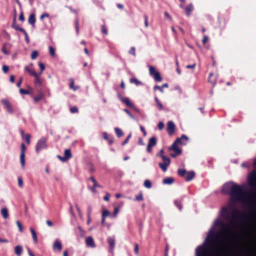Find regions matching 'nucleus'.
Here are the masks:
<instances>
[{
	"mask_svg": "<svg viewBox=\"0 0 256 256\" xmlns=\"http://www.w3.org/2000/svg\"><path fill=\"white\" fill-rule=\"evenodd\" d=\"M23 249L22 246H16L14 248V253L18 256H20L22 254Z\"/></svg>",
	"mask_w": 256,
	"mask_h": 256,
	"instance_id": "b1692460",
	"label": "nucleus"
},
{
	"mask_svg": "<svg viewBox=\"0 0 256 256\" xmlns=\"http://www.w3.org/2000/svg\"><path fill=\"white\" fill-rule=\"evenodd\" d=\"M104 138L108 140L110 144H112L114 142L113 136L112 135L108 134L106 132L103 134Z\"/></svg>",
	"mask_w": 256,
	"mask_h": 256,
	"instance_id": "aec40b11",
	"label": "nucleus"
},
{
	"mask_svg": "<svg viewBox=\"0 0 256 256\" xmlns=\"http://www.w3.org/2000/svg\"><path fill=\"white\" fill-rule=\"evenodd\" d=\"M20 92L22 94H30V90H24V89H22V88H20Z\"/></svg>",
	"mask_w": 256,
	"mask_h": 256,
	"instance_id": "de8ad7c7",
	"label": "nucleus"
},
{
	"mask_svg": "<svg viewBox=\"0 0 256 256\" xmlns=\"http://www.w3.org/2000/svg\"><path fill=\"white\" fill-rule=\"evenodd\" d=\"M46 139L45 138H42L36 144V152H38L46 148Z\"/></svg>",
	"mask_w": 256,
	"mask_h": 256,
	"instance_id": "423d86ee",
	"label": "nucleus"
},
{
	"mask_svg": "<svg viewBox=\"0 0 256 256\" xmlns=\"http://www.w3.org/2000/svg\"><path fill=\"white\" fill-rule=\"evenodd\" d=\"M170 164L164 162L159 163L158 166L162 168L163 172H165L167 170L168 167Z\"/></svg>",
	"mask_w": 256,
	"mask_h": 256,
	"instance_id": "cd10ccee",
	"label": "nucleus"
},
{
	"mask_svg": "<svg viewBox=\"0 0 256 256\" xmlns=\"http://www.w3.org/2000/svg\"><path fill=\"white\" fill-rule=\"evenodd\" d=\"M52 248L54 250H58V251H60L62 248V243L59 241L58 240L56 239L55 240L53 246Z\"/></svg>",
	"mask_w": 256,
	"mask_h": 256,
	"instance_id": "a211bd4d",
	"label": "nucleus"
},
{
	"mask_svg": "<svg viewBox=\"0 0 256 256\" xmlns=\"http://www.w3.org/2000/svg\"><path fill=\"white\" fill-rule=\"evenodd\" d=\"M156 144V138L155 137H152L149 140L148 144L146 148V150L148 152H152V148Z\"/></svg>",
	"mask_w": 256,
	"mask_h": 256,
	"instance_id": "9d476101",
	"label": "nucleus"
},
{
	"mask_svg": "<svg viewBox=\"0 0 256 256\" xmlns=\"http://www.w3.org/2000/svg\"><path fill=\"white\" fill-rule=\"evenodd\" d=\"M16 223L18 228V230H19L20 232H22L23 231V228H22V224H21L20 222L18 220L16 221Z\"/></svg>",
	"mask_w": 256,
	"mask_h": 256,
	"instance_id": "09e8293b",
	"label": "nucleus"
},
{
	"mask_svg": "<svg viewBox=\"0 0 256 256\" xmlns=\"http://www.w3.org/2000/svg\"><path fill=\"white\" fill-rule=\"evenodd\" d=\"M155 102H156V106L158 109L160 110H163V106L162 104L160 102L158 98L156 96L154 98Z\"/></svg>",
	"mask_w": 256,
	"mask_h": 256,
	"instance_id": "c756f323",
	"label": "nucleus"
},
{
	"mask_svg": "<svg viewBox=\"0 0 256 256\" xmlns=\"http://www.w3.org/2000/svg\"><path fill=\"white\" fill-rule=\"evenodd\" d=\"M195 176V172L194 171H190L186 173V180L187 182L192 180Z\"/></svg>",
	"mask_w": 256,
	"mask_h": 256,
	"instance_id": "6ab92c4d",
	"label": "nucleus"
},
{
	"mask_svg": "<svg viewBox=\"0 0 256 256\" xmlns=\"http://www.w3.org/2000/svg\"><path fill=\"white\" fill-rule=\"evenodd\" d=\"M196 66V64H192L187 65V66H186V68L188 69L194 68H195Z\"/></svg>",
	"mask_w": 256,
	"mask_h": 256,
	"instance_id": "338daca9",
	"label": "nucleus"
},
{
	"mask_svg": "<svg viewBox=\"0 0 256 256\" xmlns=\"http://www.w3.org/2000/svg\"><path fill=\"white\" fill-rule=\"evenodd\" d=\"M43 98V94L42 93L39 94L37 96L34 98V101L35 102H37L39 100H41Z\"/></svg>",
	"mask_w": 256,
	"mask_h": 256,
	"instance_id": "ea45409f",
	"label": "nucleus"
},
{
	"mask_svg": "<svg viewBox=\"0 0 256 256\" xmlns=\"http://www.w3.org/2000/svg\"><path fill=\"white\" fill-rule=\"evenodd\" d=\"M150 74L153 76L155 73L157 72L156 71L155 68L152 66H150L149 67Z\"/></svg>",
	"mask_w": 256,
	"mask_h": 256,
	"instance_id": "a19ab883",
	"label": "nucleus"
},
{
	"mask_svg": "<svg viewBox=\"0 0 256 256\" xmlns=\"http://www.w3.org/2000/svg\"><path fill=\"white\" fill-rule=\"evenodd\" d=\"M49 52L50 55L52 57H54L55 56V50L52 46L49 47Z\"/></svg>",
	"mask_w": 256,
	"mask_h": 256,
	"instance_id": "79ce46f5",
	"label": "nucleus"
},
{
	"mask_svg": "<svg viewBox=\"0 0 256 256\" xmlns=\"http://www.w3.org/2000/svg\"><path fill=\"white\" fill-rule=\"evenodd\" d=\"M12 27L16 30H18L20 27L16 24V22L14 21L12 24Z\"/></svg>",
	"mask_w": 256,
	"mask_h": 256,
	"instance_id": "69168bd1",
	"label": "nucleus"
},
{
	"mask_svg": "<svg viewBox=\"0 0 256 256\" xmlns=\"http://www.w3.org/2000/svg\"><path fill=\"white\" fill-rule=\"evenodd\" d=\"M110 247L111 250H112L115 246V240L113 238H108V239Z\"/></svg>",
	"mask_w": 256,
	"mask_h": 256,
	"instance_id": "bb28decb",
	"label": "nucleus"
},
{
	"mask_svg": "<svg viewBox=\"0 0 256 256\" xmlns=\"http://www.w3.org/2000/svg\"><path fill=\"white\" fill-rule=\"evenodd\" d=\"M158 128L160 130H162L164 127V123L162 122H159L158 124Z\"/></svg>",
	"mask_w": 256,
	"mask_h": 256,
	"instance_id": "6e6d98bb",
	"label": "nucleus"
},
{
	"mask_svg": "<svg viewBox=\"0 0 256 256\" xmlns=\"http://www.w3.org/2000/svg\"><path fill=\"white\" fill-rule=\"evenodd\" d=\"M174 204L180 210H182V202L178 200H176L174 202Z\"/></svg>",
	"mask_w": 256,
	"mask_h": 256,
	"instance_id": "e433bc0d",
	"label": "nucleus"
},
{
	"mask_svg": "<svg viewBox=\"0 0 256 256\" xmlns=\"http://www.w3.org/2000/svg\"><path fill=\"white\" fill-rule=\"evenodd\" d=\"M164 158H162L164 162H164V163H168V164H170V160L169 158L168 157H166V156H163Z\"/></svg>",
	"mask_w": 256,
	"mask_h": 256,
	"instance_id": "8fccbe9b",
	"label": "nucleus"
},
{
	"mask_svg": "<svg viewBox=\"0 0 256 256\" xmlns=\"http://www.w3.org/2000/svg\"><path fill=\"white\" fill-rule=\"evenodd\" d=\"M134 252L136 253V254H138L139 247H138V244H136L134 245Z\"/></svg>",
	"mask_w": 256,
	"mask_h": 256,
	"instance_id": "4d7b16f0",
	"label": "nucleus"
},
{
	"mask_svg": "<svg viewBox=\"0 0 256 256\" xmlns=\"http://www.w3.org/2000/svg\"><path fill=\"white\" fill-rule=\"evenodd\" d=\"M2 102L3 104L4 108L9 113L12 114L13 112V109L8 100L4 99L2 100Z\"/></svg>",
	"mask_w": 256,
	"mask_h": 256,
	"instance_id": "9b49d317",
	"label": "nucleus"
},
{
	"mask_svg": "<svg viewBox=\"0 0 256 256\" xmlns=\"http://www.w3.org/2000/svg\"><path fill=\"white\" fill-rule=\"evenodd\" d=\"M20 162L22 166V168H24L25 166V150H26V146L24 143L21 144L20 146Z\"/></svg>",
	"mask_w": 256,
	"mask_h": 256,
	"instance_id": "0eeeda50",
	"label": "nucleus"
},
{
	"mask_svg": "<svg viewBox=\"0 0 256 256\" xmlns=\"http://www.w3.org/2000/svg\"><path fill=\"white\" fill-rule=\"evenodd\" d=\"M118 212H119V208L118 207H115L114 208V211L112 214V216L114 218L116 217Z\"/></svg>",
	"mask_w": 256,
	"mask_h": 256,
	"instance_id": "49530a36",
	"label": "nucleus"
},
{
	"mask_svg": "<svg viewBox=\"0 0 256 256\" xmlns=\"http://www.w3.org/2000/svg\"><path fill=\"white\" fill-rule=\"evenodd\" d=\"M88 185L89 188L93 192H94L95 187L96 186V181L93 176H91L88 180Z\"/></svg>",
	"mask_w": 256,
	"mask_h": 256,
	"instance_id": "f8f14e48",
	"label": "nucleus"
},
{
	"mask_svg": "<svg viewBox=\"0 0 256 256\" xmlns=\"http://www.w3.org/2000/svg\"><path fill=\"white\" fill-rule=\"evenodd\" d=\"M254 166H256V159L254 160ZM248 184L252 187L256 188V191L254 192L252 194V204H256V172L253 170L249 174L248 178Z\"/></svg>",
	"mask_w": 256,
	"mask_h": 256,
	"instance_id": "39448f33",
	"label": "nucleus"
},
{
	"mask_svg": "<svg viewBox=\"0 0 256 256\" xmlns=\"http://www.w3.org/2000/svg\"><path fill=\"white\" fill-rule=\"evenodd\" d=\"M222 192L224 194H230L232 202L247 203L249 202L250 194L246 190L243 185L230 182L223 186Z\"/></svg>",
	"mask_w": 256,
	"mask_h": 256,
	"instance_id": "f03ea898",
	"label": "nucleus"
},
{
	"mask_svg": "<svg viewBox=\"0 0 256 256\" xmlns=\"http://www.w3.org/2000/svg\"><path fill=\"white\" fill-rule=\"evenodd\" d=\"M188 140L187 136L183 134L180 138H177L172 144L168 148L169 151H174V153H171L172 157H176L182 154V150L178 147V144L186 145Z\"/></svg>",
	"mask_w": 256,
	"mask_h": 256,
	"instance_id": "7ed1b4c3",
	"label": "nucleus"
},
{
	"mask_svg": "<svg viewBox=\"0 0 256 256\" xmlns=\"http://www.w3.org/2000/svg\"><path fill=\"white\" fill-rule=\"evenodd\" d=\"M124 111L131 118H134V116L130 112L128 109H124Z\"/></svg>",
	"mask_w": 256,
	"mask_h": 256,
	"instance_id": "680f3d73",
	"label": "nucleus"
},
{
	"mask_svg": "<svg viewBox=\"0 0 256 256\" xmlns=\"http://www.w3.org/2000/svg\"><path fill=\"white\" fill-rule=\"evenodd\" d=\"M28 21L30 24L34 26L36 22L35 15L31 14L28 18Z\"/></svg>",
	"mask_w": 256,
	"mask_h": 256,
	"instance_id": "c85d7f7f",
	"label": "nucleus"
},
{
	"mask_svg": "<svg viewBox=\"0 0 256 256\" xmlns=\"http://www.w3.org/2000/svg\"><path fill=\"white\" fill-rule=\"evenodd\" d=\"M208 38L207 36H204L202 40V44H206L208 41Z\"/></svg>",
	"mask_w": 256,
	"mask_h": 256,
	"instance_id": "5fc2aeb1",
	"label": "nucleus"
},
{
	"mask_svg": "<svg viewBox=\"0 0 256 256\" xmlns=\"http://www.w3.org/2000/svg\"><path fill=\"white\" fill-rule=\"evenodd\" d=\"M144 185L146 188H150L152 186V182L149 180H145Z\"/></svg>",
	"mask_w": 256,
	"mask_h": 256,
	"instance_id": "72a5a7b5",
	"label": "nucleus"
},
{
	"mask_svg": "<svg viewBox=\"0 0 256 256\" xmlns=\"http://www.w3.org/2000/svg\"><path fill=\"white\" fill-rule=\"evenodd\" d=\"M158 156L162 158H164L163 156H165L164 154V150L162 149L160 150L159 154L158 155Z\"/></svg>",
	"mask_w": 256,
	"mask_h": 256,
	"instance_id": "0e129e2a",
	"label": "nucleus"
},
{
	"mask_svg": "<svg viewBox=\"0 0 256 256\" xmlns=\"http://www.w3.org/2000/svg\"><path fill=\"white\" fill-rule=\"evenodd\" d=\"M134 200L136 201H142L144 200L142 192H140L139 194L136 196Z\"/></svg>",
	"mask_w": 256,
	"mask_h": 256,
	"instance_id": "7c9ffc66",
	"label": "nucleus"
},
{
	"mask_svg": "<svg viewBox=\"0 0 256 256\" xmlns=\"http://www.w3.org/2000/svg\"><path fill=\"white\" fill-rule=\"evenodd\" d=\"M24 138L26 140L27 144H30V134H26L25 136L24 137Z\"/></svg>",
	"mask_w": 256,
	"mask_h": 256,
	"instance_id": "c03bdc74",
	"label": "nucleus"
},
{
	"mask_svg": "<svg viewBox=\"0 0 256 256\" xmlns=\"http://www.w3.org/2000/svg\"><path fill=\"white\" fill-rule=\"evenodd\" d=\"M176 126L172 121H170L168 123L166 130L170 136L173 134L175 132Z\"/></svg>",
	"mask_w": 256,
	"mask_h": 256,
	"instance_id": "1a4fd4ad",
	"label": "nucleus"
},
{
	"mask_svg": "<svg viewBox=\"0 0 256 256\" xmlns=\"http://www.w3.org/2000/svg\"><path fill=\"white\" fill-rule=\"evenodd\" d=\"M163 184H171L174 182V179L172 178H166L163 180Z\"/></svg>",
	"mask_w": 256,
	"mask_h": 256,
	"instance_id": "393cba45",
	"label": "nucleus"
},
{
	"mask_svg": "<svg viewBox=\"0 0 256 256\" xmlns=\"http://www.w3.org/2000/svg\"><path fill=\"white\" fill-rule=\"evenodd\" d=\"M38 56V52L36 50H34L32 52V54H31V58L32 60H34L36 58V57Z\"/></svg>",
	"mask_w": 256,
	"mask_h": 256,
	"instance_id": "37998d69",
	"label": "nucleus"
},
{
	"mask_svg": "<svg viewBox=\"0 0 256 256\" xmlns=\"http://www.w3.org/2000/svg\"><path fill=\"white\" fill-rule=\"evenodd\" d=\"M30 231L31 232L33 240L35 244L38 242V237L37 234L34 229L32 228H30Z\"/></svg>",
	"mask_w": 256,
	"mask_h": 256,
	"instance_id": "5701e85b",
	"label": "nucleus"
},
{
	"mask_svg": "<svg viewBox=\"0 0 256 256\" xmlns=\"http://www.w3.org/2000/svg\"><path fill=\"white\" fill-rule=\"evenodd\" d=\"M38 66L40 68V70H41V72H40V74H41L42 72L45 69V66L44 65V64L42 63V62H39L38 63Z\"/></svg>",
	"mask_w": 256,
	"mask_h": 256,
	"instance_id": "3c124183",
	"label": "nucleus"
},
{
	"mask_svg": "<svg viewBox=\"0 0 256 256\" xmlns=\"http://www.w3.org/2000/svg\"><path fill=\"white\" fill-rule=\"evenodd\" d=\"M184 10L187 16H189L194 10L193 4H189L186 8H185Z\"/></svg>",
	"mask_w": 256,
	"mask_h": 256,
	"instance_id": "412c9836",
	"label": "nucleus"
},
{
	"mask_svg": "<svg viewBox=\"0 0 256 256\" xmlns=\"http://www.w3.org/2000/svg\"><path fill=\"white\" fill-rule=\"evenodd\" d=\"M217 78L218 75L216 74L210 73L208 78V82L214 86L216 84Z\"/></svg>",
	"mask_w": 256,
	"mask_h": 256,
	"instance_id": "ddd939ff",
	"label": "nucleus"
},
{
	"mask_svg": "<svg viewBox=\"0 0 256 256\" xmlns=\"http://www.w3.org/2000/svg\"><path fill=\"white\" fill-rule=\"evenodd\" d=\"M232 210L231 208H222L220 212V216L226 220L231 218L232 220V221H236V220H238L243 218L244 215L242 214L241 212L235 209H232V215L230 216V212Z\"/></svg>",
	"mask_w": 256,
	"mask_h": 256,
	"instance_id": "20e7f679",
	"label": "nucleus"
},
{
	"mask_svg": "<svg viewBox=\"0 0 256 256\" xmlns=\"http://www.w3.org/2000/svg\"><path fill=\"white\" fill-rule=\"evenodd\" d=\"M114 130L118 137L120 138L124 135L122 131L120 128H114Z\"/></svg>",
	"mask_w": 256,
	"mask_h": 256,
	"instance_id": "473e14b6",
	"label": "nucleus"
},
{
	"mask_svg": "<svg viewBox=\"0 0 256 256\" xmlns=\"http://www.w3.org/2000/svg\"><path fill=\"white\" fill-rule=\"evenodd\" d=\"M86 246L88 247L94 248L95 247V244L94 239L91 236H88L86 239Z\"/></svg>",
	"mask_w": 256,
	"mask_h": 256,
	"instance_id": "dca6fc26",
	"label": "nucleus"
},
{
	"mask_svg": "<svg viewBox=\"0 0 256 256\" xmlns=\"http://www.w3.org/2000/svg\"><path fill=\"white\" fill-rule=\"evenodd\" d=\"M140 129L141 131L142 132L144 136H146V132L145 130L144 127L143 126H140Z\"/></svg>",
	"mask_w": 256,
	"mask_h": 256,
	"instance_id": "774afa93",
	"label": "nucleus"
},
{
	"mask_svg": "<svg viewBox=\"0 0 256 256\" xmlns=\"http://www.w3.org/2000/svg\"><path fill=\"white\" fill-rule=\"evenodd\" d=\"M128 53L134 56H136V48L134 47H132L129 50Z\"/></svg>",
	"mask_w": 256,
	"mask_h": 256,
	"instance_id": "a18cd8bd",
	"label": "nucleus"
},
{
	"mask_svg": "<svg viewBox=\"0 0 256 256\" xmlns=\"http://www.w3.org/2000/svg\"><path fill=\"white\" fill-rule=\"evenodd\" d=\"M153 76L154 78V80L156 82H161L162 80V78L160 76V74L158 72L154 74Z\"/></svg>",
	"mask_w": 256,
	"mask_h": 256,
	"instance_id": "2f4dec72",
	"label": "nucleus"
},
{
	"mask_svg": "<svg viewBox=\"0 0 256 256\" xmlns=\"http://www.w3.org/2000/svg\"><path fill=\"white\" fill-rule=\"evenodd\" d=\"M178 173L180 176L184 177L186 174V172L184 169H178Z\"/></svg>",
	"mask_w": 256,
	"mask_h": 256,
	"instance_id": "f704fd0d",
	"label": "nucleus"
},
{
	"mask_svg": "<svg viewBox=\"0 0 256 256\" xmlns=\"http://www.w3.org/2000/svg\"><path fill=\"white\" fill-rule=\"evenodd\" d=\"M101 31H102V32L104 35H107L108 34V28H107L106 26V25H104V24H103L102 26Z\"/></svg>",
	"mask_w": 256,
	"mask_h": 256,
	"instance_id": "58836bf2",
	"label": "nucleus"
},
{
	"mask_svg": "<svg viewBox=\"0 0 256 256\" xmlns=\"http://www.w3.org/2000/svg\"><path fill=\"white\" fill-rule=\"evenodd\" d=\"M237 225L236 221H231L230 224L222 226L220 230L216 232L212 229L210 230L205 242L200 246L197 247L196 250V256H208V248L216 244H218L217 248L214 250V254L215 256H226L227 250L222 242H218L220 234L232 236L234 232L232 230V226H236Z\"/></svg>",
	"mask_w": 256,
	"mask_h": 256,
	"instance_id": "f257e3e1",
	"label": "nucleus"
},
{
	"mask_svg": "<svg viewBox=\"0 0 256 256\" xmlns=\"http://www.w3.org/2000/svg\"><path fill=\"white\" fill-rule=\"evenodd\" d=\"M144 25L146 28L148 27V17L147 16L145 15L144 16Z\"/></svg>",
	"mask_w": 256,
	"mask_h": 256,
	"instance_id": "bf43d9fd",
	"label": "nucleus"
},
{
	"mask_svg": "<svg viewBox=\"0 0 256 256\" xmlns=\"http://www.w3.org/2000/svg\"><path fill=\"white\" fill-rule=\"evenodd\" d=\"M120 99L121 101L123 103L126 104L128 106L131 108H134V104L130 101L129 98H126V97L123 98V97L120 96Z\"/></svg>",
	"mask_w": 256,
	"mask_h": 256,
	"instance_id": "f3484780",
	"label": "nucleus"
},
{
	"mask_svg": "<svg viewBox=\"0 0 256 256\" xmlns=\"http://www.w3.org/2000/svg\"><path fill=\"white\" fill-rule=\"evenodd\" d=\"M70 111L72 113H76L78 112V108L76 106H73L70 108Z\"/></svg>",
	"mask_w": 256,
	"mask_h": 256,
	"instance_id": "864d4df0",
	"label": "nucleus"
},
{
	"mask_svg": "<svg viewBox=\"0 0 256 256\" xmlns=\"http://www.w3.org/2000/svg\"><path fill=\"white\" fill-rule=\"evenodd\" d=\"M154 90H158L161 92H163V88L162 86H155L154 88Z\"/></svg>",
	"mask_w": 256,
	"mask_h": 256,
	"instance_id": "13d9d810",
	"label": "nucleus"
},
{
	"mask_svg": "<svg viewBox=\"0 0 256 256\" xmlns=\"http://www.w3.org/2000/svg\"><path fill=\"white\" fill-rule=\"evenodd\" d=\"M130 82L131 83L135 84L136 86H138V85L142 84V83L140 81H139L138 79H136V78H130Z\"/></svg>",
	"mask_w": 256,
	"mask_h": 256,
	"instance_id": "4c0bfd02",
	"label": "nucleus"
},
{
	"mask_svg": "<svg viewBox=\"0 0 256 256\" xmlns=\"http://www.w3.org/2000/svg\"><path fill=\"white\" fill-rule=\"evenodd\" d=\"M64 156H58V158L62 162H66L68 160H69L72 156V154L70 152V149H66L64 150Z\"/></svg>",
	"mask_w": 256,
	"mask_h": 256,
	"instance_id": "6e6552de",
	"label": "nucleus"
},
{
	"mask_svg": "<svg viewBox=\"0 0 256 256\" xmlns=\"http://www.w3.org/2000/svg\"><path fill=\"white\" fill-rule=\"evenodd\" d=\"M110 216V212L106 209H103L102 211V225H105V218Z\"/></svg>",
	"mask_w": 256,
	"mask_h": 256,
	"instance_id": "4468645a",
	"label": "nucleus"
},
{
	"mask_svg": "<svg viewBox=\"0 0 256 256\" xmlns=\"http://www.w3.org/2000/svg\"><path fill=\"white\" fill-rule=\"evenodd\" d=\"M18 184L20 187L22 188L23 186V182L20 178H18Z\"/></svg>",
	"mask_w": 256,
	"mask_h": 256,
	"instance_id": "e2e57ef3",
	"label": "nucleus"
},
{
	"mask_svg": "<svg viewBox=\"0 0 256 256\" xmlns=\"http://www.w3.org/2000/svg\"><path fill=\"white\" fill-rule=\"evenodd\" d=\"M1 214L4 218L6 219L8 216V210L6 208H3L1 210Z\"/></svg>",
	"mask_w": 256,
	"mask_h": 256,
	"instance_id": "a878e982",
	"label": "nucleus"
},
{
	"mask_svg": "<svg viewBox=\"0 0 256 256\" xmlns=\"http://www.w3.org/2000/svg\"><path fill=\"white\" fill-rule=\"evenodd\" d=\"M9 68L8 66L6 65L2 66V70L4 73H7L8 71Z\"/></svg>",
	"mask_w": 256,
	"mask_h": 256,
	"instance_id": "052dcab7",
	"label": "nucleus"
},
{
	"mask_svg": "<svg viewBox=\"0 0 256 256\" xmlns=\"http://www.w3.org/2000/svg\"><path fill=\"white\" fill-rule=\"evenodd\" d=\"M214 224L215 226H224V222L220 219H216L214 222Z\"/></svg>",
	"mask_w": 256,
	"mask_h": 256,
	"instance_id": "c9c22d12",
	"label": "nucleus"
},
{
	"mask_svg": "<svg viewBox=\"0 0 256 256\" xmlns=\"http://www.w3.org/2000/svg\"><path fill=\"white\" fill-rule=\"evenodd\" d=\"M131 136H132V134H128V136H127L126 139L122 142V144L123 146L125 145L128 142Z\"/></svg>",
	"mask_w": 256,
	"mask_h": 256,
	"instance_id": "603ef678",
	"label": "nucleus"
},
{
	"mask_svg": "<svg viewBox=\"0 0 256 256\" xmlns=\"http://www.w3.org/2000/svg\"><path fill=\"white\" fill-rule=\"evenodd\" d=\"M40 74H36V75L33 76L34 78V82L35 86L36 88H39V87H41L42 86V82L41 79L40 78Z\"/></svg>",
	"mask_w": 256,
	"mask_h": 256,
	"instance_id": "2eb2a0df",
	"label": "nucleus"
},
{
	"mask_svg": "<svg viewBox=\"0 0 256 256\" xmlns=\"http://www.w3.org/2000/svg\"><path fill=\"white\" fill-rule=\"evenodd\" d=\"M24 70L28 72L32 76H34L37 74L33 69L30 68V66H28L24 67Z\"/></svg>",
	"mask_w": 256,
	"mask_h": 256,
	"instance_id": "4be33fe9",
	"label": "nucleus"
}]
</instances>
